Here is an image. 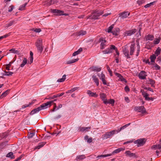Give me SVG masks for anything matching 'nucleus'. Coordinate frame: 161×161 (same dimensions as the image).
Segmentation results:
<instances>
[{
	"label": "nucleus",
	"instance_id": "nucleus-28",
	"mask_svg": "<svg viewBox=\"0 0 161 161\" xmlns=\"http://www.w3.org/2000/svg\"><path fill=\"white\" fill-rule=\"evenodd\" d=\"M82 48H80L77 51L75 52L72 54L73 56H75L79 54L82 51Z\"/></svg>",
	"mask_w": 161,
	"mask_h": 161
},
{
	"label": "nucleus",
	"instance_id": "nucleus-36",
	"mask_svg": "<svg viewBox=\"0 0 161 161\" xmlns=\"http://www.w3.org/2000/svg\"><path fill=\"white\" fill-rule=\"evenodd\" d=\"M146 38L148 40L152 41L153 39L154 36L153 35L149 34L147 36Z\"/></svg>",
	"mask_w": 161,
	"mask_h": 161
},
{
	"label": "nucleus",
	"instance_id": "nucleus-53",
	"mask_svg": "<svg viewBox=\"0 0 161 161\" xmlns=\"http://www.w3.org/2000/svg\"><path fill=\"white\" fill-rule=\"evenodd\" d=\"M144 89L148 90L149 91H150L153 92V89L152 88H150V87H144Z\"/></svg>",
	"mask_w": 161,
	"mask_h": 161
},
{
	"label": "nucleus",
	"instance_id": "nucleus-7",
	"mask_svg": "<svg viewBox=\"0 0 161 161\" xmlns=\"http://www.w3.org/2000/svg\"><path fill=\"white\" fill-rule=\"evenodd\" d=\"M36 46L37 48L38 52L41 54L42 51L43 46L42 45V42L40 40L37 41L36 42Z\"/></svg>",
	"mask_w": 161,
	"mask_h": 161
},
{
	"label": "nucleus",
	"instance_id": "nucleus-4",
	"mask_svg": "<svg viewBox=\"0 0 161 161\" xmlns=\"http://www.w3.org/2000/svg\"><path fill=\"white\" fill-rule=\"evenodd\" d=\"M115 131L114 130H113L111 131H108L105 132L104 134L102 135V137L103 139L109 138L115 134Z\"/></svg>",
	"mask_w": 161,
	"mask_h": 161
},
{
	"label": "nucleus",
	"instance_id": "nucleus-56",
	"mask_svg": "<svg viewBox=\"0 0 161 161\" xmlns=\"http://www.w3.org/2000/svg\"><path fill=\"white\" fill-rule=\"evenodd\" d=\"M154 67L156 70H159L160 69V67L157 64L154 66Z\"/></svg>",
	"mask_w": 161,
	"mask_h": 161
},
{
	"label": "nucleus",
	"instance_id": "nucleus-26",
	"mask_svg": "<svg viewBox=\"0 0 161 161\" xmlns=\"http://www.w3.org/2000/svg\"><path fill=\"white\" fill-rule=\"evenodd\" d=\"M148 81L150 82V84L152 87H154V84L155 83V81L153 80L150 79L149 78H147Z\"/></svg>",
	"mask_w": 161,
	"mask_h": 161
},
{
	"label": "nucleus",
	"instance_id": "nucleus-49",
	"mask_svg": "<svg viewBox=\"0 0 161 161\" xmlns=\"http://www.w3.org/2000/svg\"><path fill=\"white\" fill-rule=\"evenodd\" d=\"M14 21H11L9 23L7 24V27H9L12 25L14 23Z\"/></svg>",
	"mask_w": 161,
	"mask_h": 161
},
{
	"label": "nucleus",
	"instance_id": "nucleus-10",
	"mask_svg": "<svg viewBox=\"0 0 161 161\" xmlns=\"http://www.w3.org/2000/svg\"><path fill=\"white\" fill-rule=\"evenodd\" d=\"M106 78L105 77V75L103 72H102L101 74V76L100 79L102 81L103 83V85H107V86H109V83H107L106 80Z\"/></svg>",
	"mask_w": 161,
	"mask_h": 161
},
{
	"label": "nucleus",
	"instance_id": "nucleus-46",
	"mask_svg": "<svg viewBox=\"0 0 161 161\" xmlns=\"http://www.w3.org/2000/svg\"><path fill=\"white\" fill-rule=\"evenodd\" d=\"M54 3V0H51L49 1L48 2L47 4V5L50 6L52 4H53Z\"/></svg>",
	"mask_w": 161,
	"mask_h": 161
},
{
	"label": "nucleus",
	"instance_id": "nucleus-23",
	"mask_svg": "<svg viewBox=\"0 0 161 161\" xmlns=\"http://www.w3.org/2000/svg\"><path fill=\"white\" fill-rule=\"evenodd\" d=\"M6 157L9 158L11 159H14L15 158V156L14 155L13 153L12 152H9L6 155Z\"/></svg>",
	"mask_w": 161,
	"mask_h": 161
},
{
	"label": "nucleus",
	"instance_id": "nucleus-27",
	"mask_svg": "<svg viewBox=\"0 0 161 161\" xmlns=\"http://www.w3.org/2000/svg\"><path fill=\"white\" fill-rule=\"evenodd\" d=\"M27 59L26 58H24L21 64L20 65V67L22 68L27 64Z\"/></svg>",
	"mask_w": 161,
	"mask_h": 161
},
{
	"label": "nucleus",
	"instance_id": "nucleus-54",
	"mask_svg": "<svg viewBox=\"0 0 161 161\" xmlns=\"http://www.w3.org/2000/svg\"><path fill=\"white\" fill-rule=\"evenodd\" d=\"M158 145H153L152 147L151 148L152 149H158Z\"/></svg>",
	"mask_w": 161,
	"mask_h": 161
},
{
	"label": "nucleus",
	"instance_id": "nucleus-9",
	"mask_svg": "<svg viewBox=\"0 0 161 161\" xmlns=\"http://www.w3.org/2000/svg\"><path fill=\"white\" fill-rule=\"evenodd\" d=\"M134 109L136 111L141 112L142 114L146 112V109L144 106H136L135 107Z\"/></svg>",
	"mask_w": 161,
	"mask_h": 161
},
{
	"label": "nucleus",
	"instance_id": "nucleus-44",
	"mask_svg": "<svg viewBox=\"0 0 161 161\" xmlns=\"http://www.w3.org/2000/svg\"><path fill=\"white\" fill-rule=\"evenodd\" d=\"M160 40V38H156L153 41L154 43L155 44H158Z\"/></svg>",
	"mask_w": 161,
	"mask_h": 161
},
{
	"label": "nucleus",
	"instance_id": "nucleus-18",
	"mask_svg": "<svg viewBox=\"0 0 161 161\" xmlns=\"http://www.w3.org/2000/svg\"><path fill=\"white\" fill-rule=\"evenodd\" d=\"M119 29L118 28H114L112 32L113 34L115 36H117L119 35Z\"/></svg>",
	"mask_w": 161,
	"mask_h": 161
},
{
	"label": "nucleus",
	"instance_id": "nucleus-37",
	"mask_svg": "<svg viewBox=\"0 0 161 161\" xmlns=\"http://www.w3.org/2000/svg\"><path fill=\"white\" fill-rule=\"evenodd\" d=\"M161 49L159 47H158L155 51V53L156 56H158L160 53Z\"/></svg>",
	"mask_w": 161,
	"mask_h": 161
},
{
	"label": "nucleus",
	"instance_id": "nucleus-32",
	"mask_svg": "<svg viewBox=\"0 0 161 161\" xmlns=\"http://www.w3.org/2000/svg\"><path fill=\"white\" fill-rule=\"evenodd\" d=\"M79 60V58H77L76 59H73L72 60L67 61V64H70L73 63H74Z\"/></svg>",
	"mask_w": 161,
	"mask_h": 161
},
{
	"label": "nucleus",
	"instance_id": "nucleus-29",
	"mask_svg": "<svg viewBox=\"0 0 161 161\" xmlns=\"http://www.w3.org/2000/svg\"><path fill=\"white\" fill-rule=\"evenodd\" d=\"M9 91V90H7L3 92L0 96V98L2 99L6 97L8 94Z\"/></svg>",
	"mask_w": 161,
	"mask_h": 161
},
{
	"label": "nucleus",
	"instance_id": "nucleus-31",
	"mask_svg": "<svg viewBox=\"0 0 161 161\" xmlns=\"http://www.w3.org/2000/svg\"><path fill=\"white\" fill-rule=\"evenodd\" d=\"M86 34V31L84 30H80V31L77 34V35L78 36H83L85 35Z\"/></svg>",
	"mask_w": 161,
	"mask_h": 161
},
{
	"label": "nucleus",
	"instance_id": "nucleus-48",
	"mask_svg": "<svg viewBox=\"0 0 161 161\" xmlns=\"http://www.w3.org/2000/svg\"><path fill=\"white\" fill-rule=\"evenodd\" d=\"M8 135V133L5 132L3 133L2 135V137L3 138H6Z\"/></svg>",
	"mask_w": 161,
	"mask_h": 161
},
{
	"label": "nucleus",
	"instance_id": "nucleus-8",
	"mask_svg": "<svg viewBox=\"0 0 161 161\" xmlns=\"http://www.w3.org/2000/svg\"><path fill=\"white\" fill-rule=\"evenodd\" d=\"M115 46L114 45H110L109 47L103 51V52L104 54H107L112 53L114 49H115Z\"/></svg>",
	"mask_w": 161,
	"mask_h": 161
},
{
	"label": "nucleus",
	"instance_id": "nucleus-55",
	"mask_svg": "<svg viewBox=\"0 0 161 161\" xmlns=\"http://www.w3.org/2000/svg\"><path fill=\"white\" fill-rule=\"evenodd\" d=\"M79 130L81 131L84 132L85 130V127H80Z\"/></svg>",
	"mask_w": 161,
	"mask_h": 161
},
{
	"label": "nucleus",
	"instance_id": "nucleus-42",
	"mask_svg": "<svg viewBox=\"0 0 161 161\" xmlns=\"http://www.w3.org/2000/svg\"><path fill=\"white\" fill-rule=\"evenodd\" d=\"M9 51L11 53L16 54H19V52L18 50H16L14 48H12Z\"/></svg>",
	"mask_w": 161,
	"mask_h": 161
},
{
	"label": "nucleus",
	"instance_id": "nucleus-21",
	"mask_svg": "<svg viewBox=\"0 0 161 161\" xmlns=\"http://www.w3.org/2000/svg\"><path fill=\"white\" fill-rule=\"evenodd\" d=\"M87 93L90 97H96L98 96V94L96 93L92 92L90 90H88L87 91Z\"/></svg>",
	"mask_w": 161,
	"mask_h": 161
},
{
	"label": "nucleus",
	"instance_id": "nucleus-11",
	"mask_svg": "<svg viewBox=\"0 0 161 161\" xmlns=\"http://www.w3.org/2000/svg\"><path fill=\"white\" fill-rule=\"evenodd\" d=\"M51 11L52 13L56 14L57 15L60 16L65 15L64 14V12L63 11L56 9H51Z\"/></svg>",
	"mask_w": 161,
	"mask_h": 161
},
{
	"label": "nucleus",
	"instance_id": "nucleus-25",
	"mask_svg": "<svg viewBox=\"0 0 161 161\" xmlns=\"http://www.w3.org/2000/svg\"><path fill=\"white\" fill-rule=\"evenodd\" d=\"M114 101L113 99H110L109 100H107L106 101H104V103L107 104L108 103L111 104L112 105L114 104Z\"/></svg>",
	"mask_w": 161,
	"mask_h": 161
},
{
	"label": "nucleus",
	"instance_id": "nucleus-17",
	"mask_svg": "<svg viewBox=\"0 0 161 161\" xmlns=\"http://www.w3.org/2000/svg\"><path fill=\"white\" fill-rule=\"evenodd\" d=\"M136 31V29H132L131 30L127 31L126 32V34L127 36H130L134 34Z\"/></svg>",
	"mask_w": 161,
	"mask_h": 161
},
{
	"label": "nucleus",
	"instance_id": "nucleus-34",
	"mask_svg": "<svg viewBox=\"0 0 161 161\" xmlns=\"http://www.w3.org/2000/svg\"><path fill=\"white\" fill-rule=\"evenodd\" d=\"M156 56L154 54L151 55L150 57L151 61L152 62H154L155 59H156Z\"/></svg>",
	"mask_w": 161,
	"mask_h": 161
},
{
	"label": "nucleus",
	"instance_id": "nucleus-14",
	"mask_svg": "<svg viewBox=\"0 0 161 161\" xmlns=\"http://www.w3.org/2000/svg\"><path fill=\"white\" fill-rule=\"evenodd\" d=\"M130 12H128L127 11H125L120 13L119 14V15L121 17L122 19H124L127 18L128 16L130 15Z\"/></svg>",
	"mask_w": 161,
	"mask_h": 161
},
{
	"label": "nucleus",
	"instance_id": "nucleus-1",
	"mask_svg": "<svg viewBox=\"0 0 161 161\" xmlns=\"http://www.w3.org/2000/svg\"><path fill=\"white\" fill-rule=\"evenodd\" d=\"M56 100V99H55L54 100L47 102L46 103H43L37 108L32 110L30 112V114L33 115L42 109H45L48 107H50L52 103H53L54 101Z\"/></svg>",
	"mask_w": 161,
	"mask_h": 161
},
{
	"label": "nucleus",
	"instance_id": "nucleus-39",
	"mask_svg": "<svg viewBox=\"0 0 161 161\" xmlns=\"http://www.w3.org/2000/svg\"><path fill=\"white\" fill-rule=\"evenodd\" d=\"M27 4V3H25L24 4L20 6L19 7V9L20 10H24Z\"/></svg>",
	"mask_w": 161,
	"mask_h": 161
},
{
	"label": "nucleus",
	"instance_id": "nucleus-64",
	"mask_svg": "<svg viewBox=\"0 0 161 161\" xmlns=\"http://www.w3.org/2000/svg\"><path fill=\"white\" fill-rule=\"evenodd\" d=\"M61 117V116L60 115H58V116H57L56 117H54V119H59Z\"/></svg>",
	"mask_w": 161,
	"mask_h": 161
},
{
	"label": "nucleus",
	"instance_id": "nucleus-63",
	"mask_svg": "<svg viewBox=\"0 0 161 161\" xmlns=\"http://www.w3.org/2000/svg\"><path fill=\"white\" fill-rule=\"evenodd\" d=\"M147 44L149 45V46L151 48L153 46V44L152 42H147Z\"/></svg>",
	"mask_w": 161,
	"mask_h": 161
},
{
	"label": "nucleus",
	"instance_id": "nucleus-43",
	"mask_svg": "<svg viewBox=\"0 0 161 161\" xmlns=\"http://www.w3.org/2000/svg\"><path fill=\"white\" fill-rule=\"evenodd\" d=\"M145 2V0H138L137 1V3L139 5H141Z\"/></svg>",
	"mask_w": 161,
	"mask_h": 161
},
{
	"label": "nucleus",
	"instance_id": "nucleus-35",
	"mask_svg": "<svg viewBox=\"0 0 161 161\" xmlns=\"http://www.w3.org/2000/svg\"><path fill=\"white\" fill-rule=\"evenodd\" d=\"M4 72L5 73H4L3 74V75L10 76L12 75L13 74V72H12L7 71L5 70L4 71Z\"/></svg>",
	"mask_w": 161,
	"mask_h": 161
},
{
	"label": "nucleus",
	"instance_id": "nucleus-47",
	"mask_svg": "<svg viewBox=\"0 0 161 161\" xmlns=\"http://www.w3.org/2000/svg\"><path fill=\"white\" fill-rule=\"evenodd\" d=\"M130 123H129V124H126V125L123 126L121 127L120 128V130H122L124 129H125V128L127 127L129 125H130Z\"/></svg>",
	"mask_w": 161,
	"mask_h": 161
},
{
	"label": "nucleus",
	"instance_id": "nucleus-38",
	"mask_svg": "<svg viewBox=\"0 0 161 161\" xmlns=\"http://www.w3.org/2000/svg\"><path fill=\"white\" fill-rule=\"evenodd\" d=\"M46 143L44 142H42L39 144L37 146L36 148L39 149L40 148L42 147Z\"/></svg>",
	"mask_w": 161,
	"mask_h": 161
},
{
	"label": "nucleus",
	"instance_id": "nucleus-57",
	"mask_svg": "<svg viewBox=\"0 0 161 161\" xmlns=\"http://www.w3.org/2000/svg\"><path fill=\"white\" fill-rule=\"evenodd\" d=\"M34 135H35V133H30L28 135V137L29 138H31Z\"/></svg>",
	"mask_w": 161,
	"mask_h": 161
},
{
	"label": "nucleus",
	"instance_id": "nucleus-45",
	"mask_svg": "<svg viewBox=\"0 0 161 161\" xmlns=\"http://www.w3.org/2000/svg\"><path fill=\"white\" fill-rule=\"evenodd\" d=\"M31 30L37 33L40 32L41 31V30L40 28H33Z\"/></svg>",
	"mask_w": 161,
	"mask_h": 161
},
{
	"label": "nucleus",
	"instance_id": "nucleus-15",
	"mask_svg": "<svg viewBox=\"0 0 161 161\" xmlns=\"http://www.w3.org/2000/svg\"><path fill=\"white\" fill-rule=\"evenodd\" d=\"M115 75L119 78V80L122 82H124L125 83L127 82L126 79L124 78L123 76L119 73H114Z\"/></svg>",
	"mask_w": 161,
	"mask_h": 161
},
{
	"label": "nucleus",
	"instance_id": "nucleus-3",
	"mask_svg": "<svg viewBox=\"0 0 161 161\" xmlns=\"http://www.w3.org/2000/svg\"><path fill=\"white\" fill-rule=\"evenodd\" d=\"M103 13V10H96L93 11L91 14L89 15L90 19H99V16L102 15Z\"/></svg>",
	"mask_w": 161,
	"mask_h": 161
},
{
	"label": "nucleus",
	"instance_id": "nucleus-50",
	"mask_svg": "<svg viewBox=\"0 0 161 161\" xmlns=\"http://www.w3.org/2000/svg\"><path fill=\"white\" fill-rule=\"evenodd\" d=\"M6 67H5L6 69L9 70H10V68L11 66V65L10 64H7L6 65Z\"/></svg>",
	"mask_w": 161,
	"mask_h": 161
},
{
	"label": "nucleus",
	"instance_id": "nucleus-41",
	"mask_svg": "<svg viewBox=\"0 0 161 161\" xmlns=\"http://www.w3.org/2000/svg\"><path fill=\"white\" fill-rule=\"evenodd\" d=\"M155 2V1H154L153 2L150 3H149L147 4L144 6V7L145 8H149L151 6L153 5V3H154Z\"/></svg>",
	"mask_w": 161,
	"mask_h": 161
},
{
	"label": "nucleus",
	"instance_id": "nucleus-59",
	"mask_svg": "<svg viewBox=\"0 0 161 161\" xmlns=\"http://www.w3.org/2000/svg\"><path fill=\"white\" fill-rule=\"evenodd\" d=\"M10 9H9L8 11L9 12H11L14 8V6L13 5H11L9 7Z\"/></svg>",
	"mask_w": 161,
	"mask_h": 161
},
{
	"label": "nucleus",
	"instance_id": "nucleus-2",
	"mask_svg": "<svg viewBox=\"0 0 161 161\" xmlns=\"http://www.w3.org/2000/svg\"><path fill=\"white\" fill-rule=\"evenodd\" d=\"M135 46L136 45L135 43H133L131 45L130 47V54H129V50L126 48L125 47L124 48H123V52L125 57H126L127 58H130V55H133L135 50Z\"/></svg>",
	"mask_w": 161,
	"mask_h": 161
},
{
	"label": "nucleus",
	"instance_id": "nucleus-5",
	"mask_svg": "<svg viewBox=\"0 0 161 161\" xmlns=\"http://www.w3.org/2000/svg\"><path fill=\"white\" fill-rule=\"evenodd\" d=\"M98 42L100 43V49H104L107 45V41L105 40V38L101 37L99 38Z\"/></svg>",
	"mask_w": 161,
	"mask_h": 161
},
{
	"label": "nucleus",
	"instance_id": "nucleus-58",
	"mask_svg": "<svg viewBox=\"0 0 161 161\" xmlns=\"http://www.w3.org/2000/svg\"><path fill=\"white\" fill-rule=\"evenodd\" d=\"M57 97V95H53L52 97H49L48 98H47V99H54V98H56Z\"/></svg>",
	"mask_w": 161,
	"mask_h": 161
},
{
	"label": "nucleus",
	"instance_id": "nucleus-30",
	"mask_svg": "<svg viewBox=\"0 0 161 161\" xmlns=\"http://www.w3.org/2000/svg\"><path fill=\"white\" fill-rule=\"evenodd\" d=\"M86 158V156L84 155H79L77 156L76 159L77 160H82Z\"/></svg>",
	"mask_w": 161,
	"mask_h": 161
},
{
	"label": "nucleus",
	"instance_id": "nucleus-19",
	"mask_svg": "<svg viewBox=\"0 0 161 161\" xmlns=\"http://www.w3.org/2000/svg\"><path fill=\"white\" fill-rule=\"evenodd\" d=\"M92 78L93 80L96 84L97 86H98L99 85V80L98 78L95 75H93L92 76Z\"/></svg>",
	"mask_w": 161,
	"mask_h": 161
},
{
	"label": "nucleus",
	"instance_id": "nucleus-62",
	"mask_svg": "<svg viewBox=\"0 0 161 161\" xmlns=\"http://www.w3.org/2000/svg\"><path fill=\"white\" fill-rule=\"evenodd\" d=\"M143 61L144 62H145L147 64H151L150 62H149V59H144L143 60Z\"/></svg>",
	"mask_w": 161,
	"mask_h": 161
},
{
	"label": "nucleus",
	"instance_id": "nucleus-6",
	"mask_svg": "<svg viewBox=\"0 0 161 161\" xmlns=\"http://www.w3.org/2000/svg\"><path fill=\"white\" fill-rule=\"evenodd\" d=\"M146 140L145 138H140L135 141L134 143L137 144V147L143 146L146 143Z\"/></svg>",
	"mask_w": 161,
	"mask_h": 161
},
{
	"label": "nucleus",
	"instance_id": "nucleus-61",
	"mask_svg": "<svg viewBox=\"0 0 161 161\" xmlns=\"http://www.w3.org/2000/svg\"><path fill=\"white\" fill-rule=\"evenodd\" d=\"M125 100L127 103H129L130 102V99L129 97H125Z\"/></svg>",
	"mask_w": 161,
	"mask_h": 161
},
{
	"label": "nucleus",
	"instance_id": "nucleus-52",
	"mask_svg": "<svg viewBox=\"0 0 161 161\" xmlns=\"http://www.w3.org/2000/svg\"><path fill=\"white\" fill-rule=\"evenodd\" d=\"M140 51V46L139 45V46H138V47H137V51L136 54V56H138L139 53Z\"/></svg>",
	"mask_w": 161,
	"mask_h": 161
},
{
	"label": "nucleus",
	"instance_id": "nucleus-13",
	"mask_svg": "<svg viewBox=\"0 0 161 161\" xmlns=\"http://www.w3.org/2000/svg\"><path fill=\"white\" fill-rule=\"evenodd\" d=\"M147 76L146 73L144 71H142L139 74L138 76L140 79L144 80L146 79Z\"/></svg>",
	"mask_w": 161,
	"mask_h": 161
},
{
	"label": "nucleus",
	"instance_id": "nucleus-16",
	"mask_svg": "<svg viewBox=\"0 0 161 161\" xmlns=\"http://www.w3.org/2000/svg\"><path fill=\"white\" fill-rule=\"evenodd\" d=\"M90 69L92 71L99 72L101 71V67H98L97 66H93L91 67L90 68Z\"/></svg>",
	"mask_w": 161,
	"mask_h": 161
},
{
	"label": "nucleus",
	"instance_id": "nucleus-24",
	"mask_svg": "<svg viewBox=\"0 0 161 161\" xmlns=\"http://www.w3.org/2000/svg\"><path fill=\"white\" fill-rule=\"evenodd\" d=\"M141 92L142 93L143 96L145 98V99H147V97L148 96L149 94L145 92L144 90H141Z\"/></svg>",
	"mask_w": 161,
	"mask_h": 161
},
{
	"label": "nucleus",
	"instance_id": "nucleus-40",
	"mask_svg": "<svg viewBox=\"0 0 161 161\" xmlns=\"http://www.w3.org/2000/svg\"><path fill=\"white\" fill-rule=\"evenodd\" d=\"M114 25L113 24V25H111L107 29L108 30H107V31L108 33H110V32L112 33V30L114 28Z\"/></svg>",
	"mask_w": 161,
	"mask_h": 161
},
{
	"label": "nucleus",
	"instance_id": "nucleus-60",
	"mask_svg": "<svg viewBox=\"0 0 161 161\" xmlns=\"http://www.w3.org/2000/svg\"><path fill=\"white\" fill-rule=\"evenodd\" d=\"M154 98L153 97H147V99H145V100H147V101L151 100V101H153L154 100Z\"/></svg>",
	"mask_w": 161,
	"mask_h": 161
},
{
	"label": "nucleus",
	"instance_id": "nucleus-51",
	"mask_svg": "<svg viewBox=\"0 0 161 161\" xmlns=\"http://www.w3.org/2000/svg\"><path fill=\"white\" fill-rule=\"evenodd\" d=\"M125 90L127 92H128L130 91V88H129V87L128 86H126L125 87Z\"/></svg>",
	"mask_w": 161,
	"mask_h": 161
},
{
	"label": "nucleus",
	"instance_id": "nucleus-33",
	"mask_svg": "<svg viewBox=\"0 0 161 161\" xmlns=\"http://www.w3.org/2000/svg\"><path fill=\"white\" fill-rule=\"evenodd\" d=\"M110 156H111V154H109L105 155H98L97 156L96 158H97V160H98V159L101 158H104Z\"/></svg>",
	"mask_w": 161,
	"mask_h": 161
},
{
	"label": "nucleus",
	"instance_id": "nucleus-22",
	"mask_svg": "<svg viewBox=\"0 0 161 161\" xmlns=\"http://www.w3.org/2000/svg\"><path fill=\"white\" fill-rule=\"evenodd\" d=\"M124 150V149H123L122 148H120L118 149L114 150V151L112 152V153H110L109 154H111V156H112L115 153H118L121 151H123Z\"/></svg>",
	"mask_w": 161,
	"mask_h": 161
},
{
	"label": "nucleus",
	"instance_id": "nucleus-12",
	"mask_svg": "<svg viewBox=\"0 0 161 161\" xmlns=\"http://www.w3.org/2000/svg\"><path fill=\"white\" fill-rule=\"evenodd\" d=\"M125 153L126 154V156H128L130 158L133 157L136 158L138 157L135 153H132L129 150L126 151Z\"/></svg>",
	"mask_w": 161,
	"mask_h": 161
},
{
	"label": "nucleus",
	"instance_id": "nucleus-20",
	"mask_svg": "<svg viewBox=\"0 0 161 161\" xmlns=\"http://www.w3.org/2000/svg\"><path fill=\"white\" fill-rule=\"evenodd\" d=\"M99 95L101 99L103 101V102L104 103V101H106L107 100L106 94L104 93H101Z\"/></svg>",
	"mask_w": 161,
	"mask_h": 161
}]
</instances>
